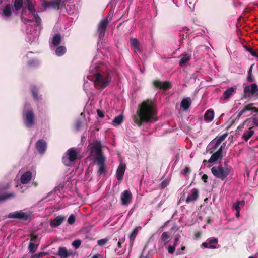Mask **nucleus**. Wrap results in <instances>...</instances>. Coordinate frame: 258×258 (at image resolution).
Segmentation results:
<instances>
[{
    "mask_svg": "<svg viewBox=\"0 0 258 258\" xmlns=\"http://www.w3.org/2000/svg\"><path fill=\"white\" fill-rule=\"evenodd\" d=\"M134 121L139 127L144 123L154 122L158 120L156 105L152 100L147 99L139 106Z\"/></svg>",
    "mask_w": 258,
    "mask_h": 258,
    "instance_id": "f257e3e1",
    "label": "nucleus"
},
{
    "mask_svg": "<svg viewBox=\"0 0 258 258\" xmlns=\"http://www.w3.org/2000/svg\"><path fill=\"white\" fill-rule=\"evenodd\" d=\"M94 84L96 89L103 90L106 88L111 81V76L109 74L102 75L97 73L93 75Z\"/></svg>",
    "mask_w": 258,
    "mask_h": 258,
    "instance_id": "f03ea898",
    "label": "nucleus"
},
{
    "mask_svg": "<svg viewBox=\"0 0 258 258\" xmlns=\"http://www.w3.org/2000/svg\"><path fill=\"white\" fill-rule=\"evenodd\" d=\"M88 148L91 153H94V158L96 160L106 158L103 155L102 144L100 140H96L89 144Z\"/></svg>",
    "mask_w": 258,
    "mask_h": 258,
    "instance_id": "7ed1b4c3",
    "label": "nucleus"
},
{
    "mask_svg": "<svg viewBox=\"0 0 258 258\" xmlns=\"http://www.w3.org/2000/svg\"><path fill=\"white\" fill-rule=\"evenodd\" d=\"M78 150L76 148H71L66 152V155L62 158V162L66 166H70L78 158Z\"/></svg>",
    "mask_w": 258,
    "mask_h": 258,
    "instance_id": "20e7f679",
    "label": "nucleus"
},
{
    "mask_svg": "<svg viewBox=\"0 0 258 258\" xmlns=\"http://www.w3.org/2000/svg\"><path fill=\"white\" fill-rule=\"evenodd\" d=\"M211 172L216 178L221 180H225L230 173L228 168H224L221 165L214 166L211 168Z\"/></svg>",
    "mask_w": 258,
    "mask_h": 258,
    "instance_id": "39448f33",
    "label": "nucleus"
},
{
    "mask_svg": "<svg viewBox=\"0 0 258 258\" xmlns=\"http://www.w3.org/2000/svg\"><path fill=\"white\" fill-rule=\"evenodd\" d=\"M30 215L21 210L10 213L8 215V218L10 219H17L26 221L30 218Z\"/></svg>",
    "mask_w": 258,
    "mask_h": 258,
    "instance_id": "423d86ee",
    "label": "nucleus"
},
{
    "mask_svg": "<svg viewBox=\"0 0 258 258\" xmlns=\"http://www.w3.org/2000/svg\"><path fill=\"white\" fill-rule=\"evenodd\" d=\"M108 23L109 22L107 18H105L100 21L97 28V31L98 32V38L99 40H101L103 38Z\"/></svg>",
    "mask_w": 258,
    "mask_h": 258,
    "instance_id": "0eeeda50",
    "label": "nucleus"
},
{
    "mask_svg": "<svg viewBox=\"0 0 258 258\" xmlns=\"http://www.w3.org/2000/svg\"><path fill=\"white\" fill-rule=\"evenodd\" d=\"M25 124L28 127L33 126L35 124V116L32 110L26 111L23 115Z\"/></svg>",
    "mask_w": 258,
    "mask_h": 258,
    "instance_id": "6e6552de",
    "label": "nucleus"
},
{
    "mask_svg": "<svg viewBox=\"0 0 258 258\" xmlns=\"http://www.w3.org/2000/svg\"><path fill=\"white\" fill-rule=\"evenodd\" d=\"M225 144L221 146L220 148L215 152L213 153L209 159V164H216L218 161H221L223 158L222 152L223 147L225 146Z\"/></svg>",
    "mask_w": 258,
    "mask_h": 258,
    "instance_id": "1a4fd4ad",
    "label": "nucleus"
},
{
    "mask_svg": "<svg viewBox=\"0 0 258 258\" xmlns=\"http://www.w3.org/2000/svg\"><path fill=\"white\" fill-rule=\"evenodd\" d=\"M153 85L156 89L167 90L171 88V83L168 81L162 82L160 80H155L153 82Z\"/></svg>",
    "mask_w": 258,
    "mask_h": 258,
    "instance_id": "9d476101",
    "label": "nucleus"
},
{
    "mask_svg": "<svg viewBox=\"0 0 258 258\" xmlns=\"http://www.w3.org/2000/svg\"><path fill=\"white\" fill-rule=\"evenodd\" d=\"M121 204L123 206H127L131 203L132 195L130 190H125L121 193Z\"/></svg>",
    "mask_w": 258,
    "mask_h": 258,
    "instance_id": "9b49d317",
    "label": "nucleus"
},
{
    "mask_svg": "<svg viewBox=\"0 0 258 258\" xmlns=\"http://www.w3.org/2000/svg\"><path fill=\"white\" fill-rule=\"evenodd\" d=\"M244 92L245 94L250 93L258 98V86L255 83H253L250 86H246L244 88Z\"/></svg>",
    "mask_w": 258,
    "mask_h": 258,
    "instance_id": "f8f14e48",
    "label": "nucleus"
},
{
    "mask_svg": "<svg viewBox=\"0 0 258 258\" xmlns=\"http://www.w3.org/2000/svg\"><path fill=\"white\" fill-rule=\"evenodd\" d=\"M227 136V134H224L221 136H217L214 140H213L210 144H214V146L211 148V151L210 153H212L213 151L215 150L218 146L221 144L222 142L224 141L226 137Z\"/></svg>",
    "mask_w": 258,
    "mask_h": 258,
    "instance_id": "ddd939ff",
    "label": "nucleus"
},
{
    "mask_svg": "<svg viewBox=\"0 0 258 258\" xmlns=\"http://www.w3.org/2000/svg\"><path fill=\"white\" fill-rule=\"evenodd\" d=\"M57 255L60 258H68L73 255V252L72 250H68L64 247H60L58 250Z\"/></svg>",
    "mask_w": 258,
    "mask_h": 258,
    "instance_id": "4468645a",
    "label": "nucleus"
},
{
    "mask_svg": "<svg viewBox=\"0 0 258 258\" xmlns=\"http://www.w3.org/2000/svg\"><path fill=\"white\" fill-rule=\"evenodd\" d=\"M35 147L39 153L44 154L47 148L46 141L43 139L39 140L36 144Z\"/></svg>",
    "mask_w": 258,
    "mask_h": 258,
    "instance_id": "2eb2a0df",
    "label": "nucleus"
},
{
    "mask_svg": "<svg viewBox=\"0 0 258 258\" xmlns=\"http://www.w3.org/2000/svg\"><path fill=\"white\" fill-rule=\"evenodd\" d=\"M62 0H52L50 2H44V6L45 8L51 7L54 9L58 10Z\"/></svg>",
    "mask_w": 258,
    "mask_h": 258,
    "instance_id": "dca6fc26",
    "label": "nucleus"
},
{
    "mask_svg": "<svg viewBox=\"0 0 258 258\" xmlns=\"http://www.w3.org/2000/svg\"><path fill=\"white\" fill-rule=\"evenodd\" d=\"M253 103H250L245 105L243 109L238 113L237 118H239L243 114L249 110H252L254 112L258 113V108L253 107Z\"/></svg>",
    "mask_w": 258,
    "mask_h": 258,
    "instance_id": "f3484780",
    "label": "nucleus"
},
{
    "mask_svg": "<svg viewBox=\"0 0 258 258\" xmlns=\"http://www.w3.org/2000/svg\"><path fill=\"white\" fill-rule=\"evenodd\" d=\"M13 6L11 4L6 5L2 11V15L6 18H10L13 14Z\"/></svg>",
    "mask_w": 258,
    "mask_h": 258,
    "instance_id": "a211bd4d",
    "label": "nucleus"
},
{
    "mask_svg": "<svg viewBox=\"0 0 258 258\" xmlns=\"http://www.w3.org/2000/svg\"><path fill=\"white\" fill-rule=\"evenodd\" d=\"M130 42L132 48L136 53H140L141 52L140 44L137 38H131Z\"/></svg>",
    "mask_w": 258,
    "mask_h": 258,
    "instance_id": "6ab92c4d",
    "label": "nucleus"
},
{
    "mask_svg": "<svg viewBox=\"0 0 258 258\" xmlns=\"http://www.w3.org/2000/svg\"><path fill=\"white\" fill-rule=\"evenodd\" d=\"M199 195V190L197 188H194L192 189L191 193L187 197L186 199V202L189 203L190 202L196 201Z\"/></svg>",
    "mask_w": 258,
    "mask_h": 258,
    "instance_id": "aec40b11",
    "label": "nucleus"
},
{
    "mask_svg": "<svg viewBox=\"0 0 258 258\" xmlns=\"http://www.w3.org/2000/svg\"><path fill=\"white\" fill-rule=\"evenodd\" d=\"M65 219L66 217L64 216H58L56 217L53 221L50 222V225L52 227H58L62 224Z\"/></svg>",
    "mask_w": 258,
    "mask_h": 258,
    "instance_id": "412c9836",
    "label": "nucleus"
},
{
    "mask_svg": "<svg viewBox=\"0 0 258 258\" xmlns=\"http://www.w3.org/2000/svg\"><path fill=\"white\" fill-rule=\"evenodd\" d=\"M125 165L120 164L116 171V178L118 181H121L125 170Z\"/></svg>",
    "mask_w": 258,
    "mask_h": 258,
    "instance_id": "4be33fe9",
    "label": "nucleus"
},
{
    "mask_svg": "<svg viewBox=\"0 0 258 258\" xmlns=\"http://www.w3.org/2000/svg\"><path fill=\"white\" fill-rule=\"evenodd\" d=\"M32 173L31 171L25 172L21 177V182L23 184H27L32 179Z\"/></svg>",
    "mask_w": 258,
    "mask_h": 258,
    "instance_id": "5701e85b",
    "label": "nucleus"
},
{
    "mask_svg": "<svg viewBox=\"0 0 258 258\" xmlns=\"http://www.w3.org/2000/svg\"><path fill=\"white\" fill-rule=\"evenodd\" d=\"M98 166H99V169L98 170V173L99 174H102L105 173L106 169L105 166V162L106 161V158L103 159H99V160H96Z\"/></svg>",
    "mask_w": 258,
    "mask_h": 258,
    "instance_id": "b1692460",
    "label": "nucleus"
},
{
    "mask_svg": "<svg viewBox=\"0 0 258 258\" xmlns=\"http://www.w3.org/2000/svg\"><path fill=\"white\" fill-rule=\"evenodd\" d=\"M254 131L253 127H249L248 130L245 131L242 136V139L245 142H247L248 140L253 135Z\"/></svg>",
    "mask_w": 258,
    "mask_h": 258,
    "instance_id": "393cba45",
    "label": "nucleus"
},
{
    "mask_svg": "<svg viewBox=\"0 0 258 258\" xmlns=\"http://www.w3.org/2000/svg\"><path fill=\"white\" fill-rule=\"evenodd\" d=\"M191 104V101L190 97L184 98L181 102V107L184 110H187Z\"/></svg>",
    "mask_w": 258,
    "mask_h": 258,
    "instance_id": "a878e982",
    "label": "nucleus"
},
{
    "mask_svg": "<svg viewBox=\"0 0 258 258\" xmlns=\"http://www.w3.org/2000/svg\"><path fill=\"white\" fill-rule=\"evenodd\" d=\"M214 116V112L212 109H209L206 111L204 114V119L207 121L213 120Z\"/></svg>",
    "mask_w": 258,
    "mask_h": 258,
    "instance_id": "bb28decb",
    "label": "nucleus"
},
{
    "mask_svg": "<svg viewBox=\"0 0 258 258\" xmlns=\"http://www.w3.org/2000/svg\"><path fill=\"white\" fill-rule=\"evenodd\" d=\"M235 89L232 87L229 88L226 90L223 94V98L224 100H227L230 98V97L234 92Z\"/></svg>",
    "mask_w": 258,
    "mask_h": 258,
    "instance_id": "cd10ccee",
    "label": "nucleus"
},
{
    "mask_svg": "<svg viewBox=\"0 0 258 258\" xmlns=\"http://www.w3.org/2000/svg\"><path fill=\"white\" fill-rule=\"evenodd\" d=\"M182 57L179 61V66L183 67L184 64L188 62L191 59V55L187 53L182 54Z\"/></svg>",
    "mask_w": 258,
    "mask_h": 258,
    "instance_id": "c85d7f7f",
    "label": "nucleus"
},
{
    "mask_svg": "<svg viewBox=\"0 0 258 258\" xmlns=\"http://www.w3.org/2000/svg\"><path fill=\"white\" fill-rule=\"evenodd\" d=\"M26 2L28 6V9L29 11V12L31 13L32 15L33 13H35L36 9L35 8V6L36 5V3L35 1H33L32 0H26Z\"/></svg>",
    "mask_w": 258,
    "mask_h": 258,
    "instance_id": "c756f323",
    "label": "nucleus"
},
{
    "mask_svg": "<svg viewBox=\"0 0 258 258\" xmlns=\"http://www.w3.org/2000/svg\"><path fill=\"white\" fill-rule=\"evenodd\" d=\"M141 227H136L131 234L129 236L130 242V243L132 245L134 242V240L138 235L139 232V229H141Z\"/></svg>",
    "mask_w": 258,
    "mask_h": 258,
    "instance_id": "7c9ffc66",
    "label": "nucleus"
},
{
    "mask_svg": "<svg viewBox=\"0 0 258 258\" xmlns=\"http://www.w3.org/2000/svg\"><path fill=\"white\" fill-rule=\"evenodd\" d=\"M61 41V36L59 33L56 34L53 37L52 43L55 47L58 46Z\"/></svg>",
    "mask_w": 258,
    "mask_h": 258,
    "instance_id": "2f4dec72",
    "label": "nucleus"
},
{
    "mask_svg": "<svg viewBox=\"0 0 258 258\" xmlns=\"http://www.w3.org/2000/svg\"><path fill=\"white\" fill-rule=\"evenodd\" d=\"M208 242L209 244V248L210 249H215L216 246L215 245L217 244L218 243V240L216 238H209L208 240Z\"/></svg>",
    "mask_w": 258,
    "mask_h": 258,
    "instance_id": "473e14b6",
    "label": "nucleus"
},
{
    "mask_svg": "<svg viewBox=\"0 0 258 258\" xmlns=\"http://www.w3.org/2000/svg\"><path fill=\"white\" fill-rule=\"evenodd\" d=\"M39 243L30 242L28 245V250L30 253H34L37 249Z\"/></svg>",
    "mask_w": 258,
    "mask_h": 258,
    "instance_id": "72a5a7b5",
    "label": "nucleus"
},
{
    "mask_svg": "<svg viewBox=\"0 0 258 258\" xmlns=\"http://www.w3.org/2000/svg\"><path fill=\"white\" fill-rule=\"evenodd\" d=\"M32 94L34 99L38 100L40 99V96L38 95V90L35 86H32L31 88Z\"/></svg>",
    "mask_w": 258,
    "mask_h": 258,
    "instance_id": "f704fd0d",
    "label": "nucleus"
},
{
    "mask_svg": "<svg viewBox=\"0 0 258 258\" xmlns=\"http://www.w3.org/2000/svg\"><path fill=\"white\" fill-rule=\"evenodd\" d=\"M15 197V194L13 192L5 194L0 195V202L4 201L6 200L13 198Z\"/></svg>",
    "mask_w": 258,
    "mask_h": 258,
    "instance_id": "c9c22d12",
    "label": "nucleus"
},
{
    "mask_svg": "<svg viewBox=\"0 0 258 258\" xmlns=\"http://www.w3.org/2000/svg\"><path fill=\"white\" fill-rule=\"evenodd\" d=\"M66 48L63 46L58 47L55 50V54L58 56L63 55L66 52Z\"/></svg>",
    "mask_w": 258,
    "mask_h": 258,
    "instance_id": "e433bc0d",
    "label": "nucleus"
},
{
    "mask_svg": "<svg viewBox=\"0 0 258 258\" xmlns=\"http://www.w3.org/2000/svg\"><path fill=\"white\" fill-rule=\"evenodd\" d=\"M23 5V0H14V7L16 11L20 10Z\"/></svg>",
    "mask_w": 258,
    "mask_h": 258,
    "instance_id": "4c0bfd02",
    "label": "nucleus"
},
{
    "mask_svg": "<svg viewBox=\"0 0 258 258\" xmlns=\"http://www.w3.org/2000/svg\"><path fill=\"white\" fill-rule=\"evenodd\" d=\"M123 121V117L122 115H118L114 118L113 122L116 125H120Z\"/></svg>",
    "mask_w": 258,
    "mask_h": 258,
    "instance_id": "58836bf2",
    "label": "nucleus"
},
{
    "mask_svg": "<svg viewBox=\"0 0 258 258\" xmlns=\"http://www.w3.org/2000/svg\"><path fill=\"white\" fill-rule=\"evenodd\" d=\"M30 242L32 243H39V241L38 239V235H35L34 233H31L30 234Z\"/></svg>",
    "mask_w": 258,
    "mask_h": 258,
    "instance_id": "ea45409f",
    "label": "nucleus"
},
{
    "mask_svg": "<svg viewBox=\"0 0 258 258\" xmlns=\"http://www.w3.org/2000/svg\"><path fill=\"white\" fill-rule=\"evenodd\" d=\"M244 47L246 49V50L247 51L249 52L252 56L258 57V53H257L255 50L253 49L252 48L246 46H245Z\"/></svg>",
    "mask_w": 258,
    "mask_h": 258,
    "instance_id": "a19ab883",
    "label": "nucleus"
},
{
    "mask_svg": "<svg viewBox=\"0 0 258 258\" xmlns=\"http://www.w3.org/2000/svg\"><path fill=\"white\" fill-rule=\"evenodd\" d=\"M33 16L35 19V23L38 25L40 26L41 24V19L39 16L36 13H33Z\"/></svg>",
    "mask_w": 258,
    "mask_h": 258,
    "instance_id": "79ce46f5",
    "label": "nucleus"
},
{
    "mask_svg": "<svg viewBox=\"0 0 258 258\" xmlns=\"http://www.w3.org/2000/svg\"><path fill=\"white\" fill-rule=\"evenodd\" d=\"M82 243L81 240L79 239L75 240H74L72 243V245L75 247L76 249H78L80 246L81 245Z\"/></svg>",
    "mask_w": 258,
    "mask_h": 258,
    "instance_id": "37998d69",
    "label": "nucleus"
},
{
    "mask_svg": "<svg viewBox=\"0 0 258 258\" xmlns=\"http://www.w3.org/2000/svg\"><path fill=\"white\" fill-rule=\"evenodd\" d=\"M169 238V235H168V232H163L161 235V239L163 241H164V242L169 241V240H168Z\"/></svg>",
    "mask_w": 258,
    "mask_h": 258,
    "instance_id": "c03bdc74",
    "label": "nucleus"
},
{
    "mask_svg": "<svg viewBox=\"0 0 258 258\" xmlns=\"http://www.w3.org/2000/svg\"><path fill=\"white\" fill-rule=\"evenodd\" d=\"M75 216L74 214H71L68 219V222L69 224L72 225L75 223Z\"/></svg>",
    "mask_w": 258,
    "mask_h": 258,
    "instance_id": "a18cd8bd",
    "label": "nucleus"
},
{
    "mask_svg": "<svg viewBox=\"0 0 258 258\" xmlns=\"http://www.w3.org/2000/svg\"><path fill=\"white\" fill-rule=\"evenodd\" d=\"M47 253L45 252H40L37 254H35L32 256V258H40L43 257V256L46 255Z\"/></svg>",
    "mask_w": 258,
    "mask_h": 258,
    "instance_id": "49530a36",
    "label": "nucleus"
},
{
    "mask_svg": "<svg viewBox=\"0 0 258 258\" xmlns=\"http://www.w3.org/2000/svg\"><path fill=\"white\" fill-rule=\"evenodd\" d=\"M108 241V239L107 238L101 239L100 240H98L97 244L98 245H99L100 246H103L106 244V243H107V242Z\"/></svg>",
    "mask_w": 258,
    "mask_h": 258,
    "instance_id": "de8ad7c7",
    "label": "nucleus"
},
{
    "mask_svg": "<svg viewBox=\"0 0 258 258\" xmlns=\"http://www.w3.org/2000/svg\"><path fill=\"white\" fill-rule=\"evenodd\" d=\"M236 203L237 204V205L239 206V207H240V209H241V208L243 207L245 205V201L244 200H242V201L237 200Z\"/></svg>",
    "mask_w": 258,
    "mask_h": 258,
    "instance_id": "09e8293b",
    "label": "nucleus"
},
{
    "mask_svg": "<svg viewBox=\"0 0 258 258\" xmlns=\"http://www.w3.org/2000/svg\"><path fill=\"white\" fill-rule=\"evenodd\" d=\"M175 250V246L169 245L168 247V252L170 254L173 253Z\"/></svg>",
    "mask_w": 258,
    "mask_h": 258,
    "instance_id": "8fccbe9b",
    "label": "nucleus"
},
{
    "mask_svg": "<svg viewBox=\"0 0 258 258\" xmlns=\"http://www.w3.org/2000/svg\"><path fill=\"white\" fill-rule=\"evenodd\" d=\"M252 122L254 125L258 126V118L256 117L255 115H253Z\"/></svg>",
    "mask_w": 258,
    "mask_h": 258,
    "instance_id": "3c124183",
    "label": "nucleus"
},
{
    "mask_svg": "<svg viewBox=\"0 0 258 258\" xmlns=\"http://www.w3.org/2000/svg\"><path fill=\"white\" fill-rule=\"evenodd\" d=\"M232 209L236 211H240V208L236 203H234L232 205Z\"/></svg>",
    "mask_w": 258,
    "mask_h": 258,
    "instance_id": "603ef678",
    "label": "nucleus"
},
{
    "mask_svg": "<svg viewBox=\"0 0 258 258\" xmlns=\"http://www.w3.org/2000/svg\"><path fill=\"white\" fill-rule=\"evenodd\" d=\"M190 172H191L190 169L188 167H186L184 169V171L183 172H182V173L185 175H186L188 173H190Z\"/></svg>",
    "mask_w": 258,
    "mask_h": 258,
    "instance_id": "864d4df0",
    "label": "nucleus"
},
{
    "mask_svg": "<svg viewBox=\"0 0 258 258\" xmlns=\"http://www.w3.org/2000/svg\"><path fill=\"white\" fill-rule=\"evenodd\" d=\"M247 80L249 82H253L254 81V79L252 77V74H248Z\"/></svg>",
    "mask_w": 258,
    "mask_h": 258,
    "instance_id": "5fc2aeb1",
    "label": "nucleus"
},
{
    "mask_svg": "<svg viewBox=\"0 0 258 258\" xmlns=\"http://www.w3.org/2000/svg\"><path fill=\"white\" fill-rule=\"evenodd\" d=\"M97 115L99 117H100L101 118H103L104 116V113L101 110L98 109L97 110Z\"/></svg>",
    "mask_w": 258,
    "mask_h": 258,
    "instance_id": "6e6d98bb",
    "label": "nucleus"
},
{
    "mask_svg": "<svg viewBox=\"0 0 258 258\" xmlns=\"http://www.w3.org/2000/svg\"><path fill=\"white\" fill-rule=\"evenodd\" d=\"M160 185L162 188H165L167 186V183L166 181L164 180L161 182Z\"/></svg>",
    "mask_w": 258,
    "mask_h": 258,
    "instance_id": "4d7b16f0",
    "label": "nucleus"
},
{
    "mask_svg": "<svg viewBox=\"0 0 258 258\" xmlns=\"http://www.w3.org/2000/svg\"><path fill=\"white\" fill-rule=\"evenodd\" d=\"M207 179H208V176L207 174H204L202 176V179L203 180V181H204V183H206L207 182Z\"/></svg>",
    "mask_w": 258,
    "mask_h": 258,
    "instance_id": "13d9d810",
    "label": "nucleus"
},
{
    "mask_svg": "<svg viewBox=\"0 0 258 258\" xmlns=\"http://www.w3.org/2000/svg\"><path fill=\"white\" fill-rule=\"evenodd\" d=\"M208 163H209V160H204V161H203V164L204 165V166H206L208 167H210L211 165H207Z\"/></svg>",
    "mask_w": 258,
    "mask_h": 258,
    "instance_id": "bf43d9fd",
    "label": "nucleus"
},
{
    "mask_svg": "<svg viewBox=\"0 0 258 258\" xmlns=\"http://www.w3.org/2000/svg\"><path fill=\"white\" fill-rule=\"evenodd\" d=\"M202 245L204 247H205V248H209V244H208V241H207V242H203V243H202Z\"/></svg>",
    "mask_w": 258,
    "mask_h": 258,
    "instance_id": "052dcab7",
    "label": "nucleus"
},
{
    "mask_svg": "<svg viewBox=\"0 0 258 258\" xmlns=\"http://www.w3.org/2000/svg\"><path fill=\"white\" fill-rule=\"evenodd\" d=\"M124 240H123L122 242L120 240H119L118 243H117V246L119 248H121V245L122 244V243L124 242Z\"/></svg>",
    "mask_w": 258,
    "mask_h": 258,
    "instance_id": "680f3d73",
    "label": "nucleus"
},
{
    "mask_svg": "<svg viewBox=\"0 0 258 258\" xmlns=\"http://www.w3.org/2000/svg\"><path fill=\"white\" fill-rule=\"evenodd\" d=\"M253 64L250 66L248 71V74H252Z\"/></svg>",
    "mask_w": 258,
    "mask_h": 258,
    "instance_id": "e2e57ef3",
    "label": "nucleus"
},
{
    "mask_svg": "<svg viewBox=\"0 0 258 258\" xmlns=\"http://www.w3.org/2000/svg\"><path fill=\"white\" fill-rule=\"evenodd\" d=\"M201 236V234L200 232H197L195 234V236L196 237V238H199V237H200Z\"/></svg>",
    "mask_w": 258,
    "mask_h": 258,
    "instance_id": "0e129e2a",
    "label": "nucleus"
},
{
    "mask_svg": "<svg viewBox=\"0 0 258 258\" xmlns=\"http://www.w3.org/2000/svg\"><path fill=\"white\" fill-rule=\"evenodd\" d=\"M236 216L237 218L240 216V211H236Z\"/></svg>",
    "mask_w": 258,
    "mask_h": 258,
    "instance_id": "69168bd1",
    "label": "nucleus"
},
{
    "mask_svg": "<svg viewBox=\"0 0 258 258\" xmlns=\"http://www.w3.org/2000/svg\"><path fill=\"white\" fill-rule=\"evenodd\" d=\"M99 256H100V255L96 254V255L93 256V257L92 258H99Z\"/></svg>",
    "mask_w": 258,
    "mask_h": 258,
    "instance_id": "338daca9",
    "label": "nucleus"
},
{
    "mask_svg": "<svg viewBox=\"0 0 258 258\" xmlns=\"http://www.w3.org/2000/svg\"><path fill=\"white\" fill-rule=\"evenodd\" d=\"M140 258H149V257H147V256H144V255H141L140 256Z\"/></svg>",
    "mask_w": 258,
    "mask_h": 258,
    "instance_id": "774afa93",
    "label": "nucleus"
}]
</instances>
